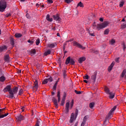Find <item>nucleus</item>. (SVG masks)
Listing matches in <instances>:
<instances>
[{
	"label": "nucleus",
	"mask_w": 126,
	"mask_h": 126,
	"mask_svg": "<svg viewBox=\"0 0 126 126\" xmlns=\"http://www.w3.org/2000/svg\"><path fill=\"white\" fill-rule=\"evenodd\" d=\"M39 124H40V122L37 121V122L36 123L35 126H39Z\"/></svg>",
	"instance_id": "13d9d810"
},
{
	"label": "nucleus",
	"mask_w": 126,
	"mask_h": 126,
	"mask_svg": "<svg viewBox=\"0 0 126 126\" xmlns=\"http://www.w3.org/2000/svg\"><path fill=\"white\" fill-rule=\"evenodd\" d=\"M77 116H78V109H76L75 117L77 118Z\"/></svg>",
	"instance_id": "49530a36"
},
{
	"label": "nucleus",
	"mask_w": 126,
	"mask_h": 126,
	"mask_svg": "<svg viewBox=\"0 0 126 126\" xmlns=\"http://www.w3.org/2000/svg\"><path fill=\"white\" fill-rule=\"evenodd\" d=\"M61 93L60 91H59L57 93V97H58V102H60L61 101V95H60Z\"/></svg>",
	"instance_id": "cd10ccee"
},
{
	"label": "nucleus",
	"mask_w": 126,
	"mask_h": 126,
	"mask_svg": "<svg viewBox=\"0 0 126 126\" xmlns=\"http://www.w3.org/2000/svg\"><path fill=\"white\" fill-rule=\"evenodd\" d=\"M23 94V90L21 89L19 92V95H22Z\"/></svg>",
	"instance_id": "a18cd8bd"
},
{
	"label": "nucleus",
	"mask_w": 126,
	"mask_h": 126,
	"mask_svg": "<svg viewBox=\"0 0 126 126\" xmlns=\"http://www.w3.org/2000/svg\"><path fill=\"white\" fill-rule=\"evenodd\" d=\"M90 36H93L94 37V36H95V35H94V33H90Z\"/></svg>",
	"instance_id": "e2e57ef3"
},
{
	"label": "nucleus",
	"mask_w": 126,
	"mask_h": 126,
	"mask_svg": "<svg viewBox=\"0 0 126 126\" xmlns=\"http://www.w3.org/2000/svg\"><path fill=\"white\" fill-rule=\"evenodd\" d=\"M61 106H63V105H64V101H61Z\"/></svg>",
	"instance_id": "680f3d73"
},
{
	"label": "nucleus",
	"mask_w": 126,
	"mask_h": 126,
	"mask_svg": "<svg viewBox=\"0 0 126 126\" xmlns=\"http://www.w3.org/2000/svg\"><path fill=\"white\" fill-rule=\"evenodd\" d=\"M36 54V50L35 49H32L31 51V55L32 56H34Z\"/></svg>",
	"instance_id": "c85d7f7f"
},
{
	"label": "nucleus",
	"mask_w": 126,
	"mask_h": 126,
	"mask_svg": "<svg viewBox=\"0 0 126 126\" xmlns=\"http://www.w3.org/2000/svg\"><path fill=\"white\" fill-rule=\"evenodd\" d=\"M86 124V122L83 121L81 125V126H85Z\"/></svg>",
	"instance_id": "603ef678"
},
{
	"label": "nucleus",
	"mask_w": 126,
	"mask_h": 126,
	"mask_svg": "<svg viewBox=\"0 0 126 126\" xmlns=\"http://www.w3.org/2000/svg\"><path fill=\"white\" fill-rule=\"evenodd\" d=\"M28 42L30 43V44H31V45H33V44H34V41H31V40H30V39H29L28 40Z\"/></svg>",
	"instance_id": "de8ad7c7"
},
{
	"label": "nucleus",
	"mask_w": 126,
	"mask_h": 126,
	"mask_svg": "<svg viewBox=\"0 0 126 126\" xmlns=\"http://www.w3.org/2000/svg\"><path fill=\"white\" fill-rule=\"evenodd\" d=\"M35 43H36V45H37V46H38V45H39V44H40V39H36Z\"/></svg>",
	"instance_id": "37998d69"
},
{
	"label": "nucleus",
	"mask_w": 126,
	"mask_h": 126,
	"mask_svg": "<svg viewBox=\"0 0 126 126\" xmlns=\"http://www.w3.org/2000/svg\"><path fill=\"white\" fill-rule=\"evenodd\" d=\"M99 21H100V22H103V21H104V19L103 18H100L99 19Z\"/></svg>",
	"instance_id": "052dcab7"
},
{
	"label": "nucleus",
	"mask_w": 126,
	"mask_h": 126,
	"mask_svg": "<svg viewBox=\"0 0 126 126\" xmlns=\"http://www.w3.org/2000/svg\"><path fill=\"white\" fill-rule=\"evenodd\" d=\"M46 20L48 21H50V22H52V21H53V18H50V15H47L46 16Z\"/></svg>",
	"instance_id": "5701e85b"
},
{
	"label": "nucleus",
	"mask_w": 126,
	"mask_h": 126,
	"mask_svg": "<svg viewBox=\"0 0 126 126\" xmlns=\"http://www.w3.org/2000/svg\"><path fill=\"white\" fill-rule=\"evenodd\" d=\"M74 92H75V93H76V94H81V93L82 92H80V91H76V90H75L74 91Z\"/></svg>",
	"instance_id": "c03bdc74"
},
{
	"label": "nucleus",
	"mask_w": 126,
	"mask_h": 126,
	"mask_svg": "<svg viewBox=\"0 0 126 126\" xmlns=\"http://www.w3.org/2000/svg\"><path fill=\"white\" fill-rule=\"evenodd\" d=\"M117 109V106H115L113 108H112L111 110L109 111V113L108 114L107 119L110 120L111 118H112L113 116V113L115 110Z\"/></svg>",
	"instance_id": "39448f33"
},
{
	"label": "nucleus",
	"mask_w": 126,
	"mask_h": 126,
	"mask_svg": "<svg viewBox=\"0 0 126 126\" xmlns=\"http://www.w3.org/2000/svg\"><path fill=\"white\" fill-rule=\"evenodd\" d=\"M119 3L120 7H123V6H124V4H125V1L124 0H122L120 1Z\"/></svg>",
	"instance_id": "b1692460"
},
{
	"label": "nucleus",
	"mask_w": 126,
	"mask_h": 126,
	"mask_svg": "<svg viewBox=\"0 0 126 126\" xmlns=\"http://www.w3.org/2000/svg\"><path fill=\"white\" fill-rule=\"evenodd\" d=\"M10 44L12 46H14V39L12 37H10Z\"/></svg>",
	"instance_id": "393cba45"
},
{
	"label": "nucleus",
	"mask_w": 126,
	"mask_h": 126,
	"mask_svg": "<svg viewBox=\"0 0 126 126\" xmlns=\"http://www.w3.org/2000/svg\"><path fill=\"white\" fill-rule=\"evenodd\" d=\"M84 82H85V83H88V81L85 80H84Z\"/></svg>",
	"instance_id": "69168bd1"
},
{
	"label": "nucleus",
	"mask_w": 126,
	"mask_h": 126,
	"mask_svg": "<svg viewBox=\"0 0 126 126\" xmlns=\"http://www.w3.org/2000/svg\"><path fill=\"white\" fill-rule=\"evenodd\" d=\"M66 3H70L72 1H73V0H64Z\"/></svg>",
	"instance_id": "ea45409f"
},
{
	"label": "nucleus",
	"mask_w": 126,
	"mask_h": 126,
	"mask_svg": "<svg viewBox=\"0 0 126 126\" xmlns=\"http://www.w3.org/2000/svg\"><path fill=\"white\" fill-rule=\"evenodd\" d=\"M11 15V14L10 13H7L5 15L6 17H9Z\"/></svg>",
	"instance_id": "864d4df0"
},
{
	"label": "nucleus",
	"mask_w": 126,
	"mask_h": 126,
	"mask_svg": "<svg viewBox=\"0 0 126 126\" xmlns=\"http://www.w3.org/2000/svg\"><path fill=\"white\" fill-rule=\"evenodd\" d=\"M9 94H7L6 97L7 98H10L11 99H13L14 98V93L13 92H10L9 93Z\"/></svg>",
	"instance_id": "ddd939ff"
},
{
	"label": "nucleus",
	"mask_w": 126,
	"mask_h": 126,
	"mask_svg": "<svg viewBox=\"0 0 126 126\" xmlns=\"http://www.w3.org/2000/svg\"><path fill=\"white\" fill-rule=\"evenodd\" d=\"M16 118L17 121H23L24 120V116L21 115H19L17 116Z\"/></svg>",
	"instance_id": "2eb2a0df"
},
{
	"label": "nucleus",
	"mask_w": 126,
	"mask_h": 126,
	"mask_svg": "<svg viewBox=\"0 0 126 126\" xmlns=\"http://www.w3.org/2000/svg\"><path fill=\"white\" fill-rule=\"evenodd\" d=\"M73 44V46H75V47H77L78 48H79V49H82V50H85V47L82 46L81 44L76 41H74Z\"/></svg>",
	"instance_id": "423d86ee"
},
{
	"label": "nucleus",
	"mask_w": 126,
	"mask_h": 126,
	"mask_svg": "<svg viewBox=\"0 0 126 126\" xmlns=\"http://www.w3.org/2000/svg\"><path fill=\"white\" fill-rule=\"evenodd\" d=\"M3 110H4V109H0V119H2L4 118V117H6L7 116H8V113L3 115V113H4L3 111Z\"/></svg>",
	"instance_id": "1a4fd4ad"
},
{
	"label": "nucleus",
	"mask_w": 126,
	"mask_h": 126,
	"mask_svg": "<svg viewBox=\"0 0 126 126\" xmlns=\"http://www.w3.org/2000/svg\"><path fill=\"white\" fill-rule=\"evenodd\" d=\"M108 94L109 95V97L110 99H114V98H115V93L110 92Z\"/></svg>",
	"instance_id": "f3484780"
},
{
	"label": "nucleus",
	"mask_w": 126,
	"mask_h": 126,
	"mask_svg": "<svg viewBox=\"0 0 126 126\" xmlns=\"http://www.w3.org/2000/svg\"><path fill=\"white\" fill-rule=\"evenodd\" d=\"M80 6V7H84V5L83 4L82 2L80 1L78 4L77 7Z\"/></svg>",
	"instance_id": "c756f323"
},
{
	"label": "nucleus",
	"mask_w": 126,
	"mask_h": 126,
	"mask_svg": "<svg viewBox=\"0 0 126 126\" xmlns=\"http://www.w3.org/2000/svg\"><path fill=\"white\" fill-rule=\"evenodd\" d=\"M109 24L108 22H104L102 24H98L97 25V29H103V28H106L108 25Z\"/></svg>",
	"instance_id": "20e7f679"
},
{
	"label": "nucleus",
	"mask_w": 126,
	"mask_h": 126,
	"mask_svg": "<svg viewBox=\"0 0 126 126\" xmlns=\"http://www.w3.org/2000/svg\"><path fill=\"white\" fill-rule=\"evenodd\" d=\"M73 44V46H75V47H77L78 48H79V49H82V50H85V47L82 46L81 44L76 41H74Z\"/></svg>",
	"instance_id": "0eeeda50"
},
{
	"label": "nucleus",
	"mask_w": 126,
	"mask_h": 126,
	"mask_svg": "<svg viewBox=\"0 0 126 126\" xmlns=\"http://www.w3.org/2000/svg\"><path fill=\"white\" fill-rule=\"evenodd\" d=\"M71 64V65H74L75 64V60L72 58H71L70 56L67 58L65 61V64Z\"/></svg>",
	"instance_id": "7ed1b4c3"
},
{
	"label": "nucleus",
	"mask_w": 126,
	"mask_h": 126,
	"mask_svg": "<svg viewBox=\"0 0 126 126\" xmlns=\"http://www.w3.org/2000/svg\"><path fill=\"white\" fill-rule=\"evenodd\" d=\"M53 17L56 21H61V18H60L58 15H53Z\"/></svg>",
	"instance_id": "dca6fc26"
},
{
	"label": "nucleus",
	"mask_w": 126,
	"mask_h": 126,
	"mask_svg": "<svg viewBox=\"0 0 126 126\" xmlns=\"http://www.w3.org/2000/svg\"><path fill=\"white\" fill-rule=\"evenodd\" d=\"M21 110L22 112H24V107H22Z\"/></svg>",
	"instance_id": "774afa93"
},
{
	"label": "nucleus",
	"mask_w": 126,
	"mask_h": 126,
	"mask_svg": "<svg viewBox=\"0 0 126 126\" xmlns=\"http://www.w3.org/2000/svg\"><path fill=\"white\" fill-rule=\"evenodd\" d=\"M53 89V90H57V85H54Z\"/></svg>",
	"instance_id": "4d7b16f0"
},
{
	"label": "nucleus",
	"mask_w": 126,
	"mask_h": 126,
	"mask_svg": "<svg viewBox=\"0 0 126 126\" xmlns=\"http://www.w3.org/2000/svg\"><path fill=\"white\" fill-rule=\"evenodd\" d=\"M74 103V100H73V99H72L71 102V104H70V108H71V109H72V107H73Z\"/></svg>",
	"instance_id": "a19ab883"
},
{
	"label": "nucleus",
	"mask_w": 126,
	"mask_h": 126,
	"mask_svg": "<svg viewBox=\"0 0 126 126\" xmlns=\"http://www.w3.org/2000/svg\"><path fill=\"white\" fill-rule=\"evenodd\" d=\"M47 83H48V80L47 79H45L42 82V84H47Z\"/></svg>",
	"instance_id": "79ce46f5"
},
{
	"label": "nucleus",
	"mask_w": 126,
	"mask_h": 126,
	"mask_svg": "<svg viewBox=\"0 0 126 126\" xmlns=\"http://www.w3.org/2000/svg\"><path fill=\"white\" fill-rule=\"evenodd\" d=\"M116 43V41L115 40V39H112L110 41V44L111 45H114V44H115Z\"/></svg>",
	"instance_id": "e433bc0d"
},
{
	"label": "nucleus",
	"mask_w": 126,
	"mask_h": 126,
	"mask_svg": "<svg viewBox=\"0 0 126 126\" xmlns=\"http://www.w3.org/2000/svg\"><path fill=\"white\" fill-rule=\"evenodd\" d=\"M62 102H64V101H65V96H63V98H62Z\"/></svg>",
	"instance_id": "6e6d98bb"
},
{
	"label": "nucleus",
	"mask_w": 126,
	"mask_h": 126,
	"mask_svg": "<svg viewBox=\"0 0 126 126\" xmlns=\"http://www.w3.org/2000/svg\"><path fill=\"white\" fill-rule=\"evenodd\" d=\"M34 85V86L32 87V89H34V88H35V89H38V80H35Z\"/></svg>",
	"instance_id": "a211bd4d"
},
{
	"label": "nucleus",
	"mask_w": 126,
	"mask_h": 126,
	"mask_svg": "<svg viewBox=\"0 0 126 126\" xmlns=\"http://www.w3.org/2000/svg\"><path fill=\"white\" fill-rule=\"evenodd\" d=\"M89 119V116L88 115H87L84 117L83 119V122H85V123H86L87 122V120Z\"/></svg>",
	"instance_id": "2f4dec72"
},
{
	"label": "nucleus",
	"mask_w": 126,
	"mask_h": 126,
	"mask_svg": "<svg viewBox=\"0 0 126 126\" xmlns=\"http://www.w3.org/2000/svg\"><path fill=\"white\" fill-rule=\"evenodd\" d=\"M63 78H64V79H65V78L66 77V70H63Z\"/></svg>",
	"instance_id": "4be33fe9"
},
{
	"label": "nucleus",
	"mask_w": 126,
	"mask_h": 126,
	"mask_svg": "<svg viewBox=\"0 0 126 126\" xmlns=\"http://www.w3.org/2000/svg\"><path fill=\"white\" fill-rule=\"evenodd\" d=\"M86 60V58L85 57H83L79 58L78 62L80 63H82L83 62H84Z\"/></svg>",
	"instance_id": "6ab92c4d"
},
{
	"label": "nucleus",
	"mask_w": 126,
	"mask_h": 126,
	"mask_svg": "<svg viewBox=\"0 0 126 126\" xmlns=\"http://www.w3.org/2000/svg\"><path fill=\"white\" fill-rule=\"evenodd\" d=\"M96 76H97V71H95L91 77L92 80H93L94 83H95V81H96Z\"/></svg>",
	"instance_id": "9b49d317"
},
{
	"label": "nucleus",
	"mask_w": 126,
	"mask_h": 126,
	"mask_svg": "<svg viewBox=\"0 0 126 126\" xmlns=\"http://www.w3.org/2000/svg\"><path fill=\"white\" fill-rule=\"evenodd\" d=\"M109 31L110 30H109V29L105 30L104 32V35H107V34H109Z\"/></svg>",
	"instance_id": "4c0bfd02"
},
{
	"label": "nucleus",
	"mask_w": 126,
	"mask_h": 126,
	"mask_svg": "<svg viewBox=\"0 0 126 126\" xmlns=\"http://www.w3.org/2000/svg\"><path fill=\"white\" fill-rule=\"evenodd\" d=\"M125 76L126 77V69L123 70V72L122 73L121 76H122V77H124V76H125Z\"/></svg>",
	"instance_id": "f704fd0d"
},
{
	"label": "nucleus",
	"mask_w": 126,
	"mask_h": 126,
	"mask_svg": "<svg viewBox=\"0 0 126 126\" xmlns=\"http://www.w3.org/2000/svg\"><path fill=\"white\" fill-rule=\"evenodd\" d=\"M27 18H28V19H30V18H31V17H30V16L29 15V14L27 13L26 15Z\"/></svg>",
	"instance_id": "8fccbe9b"
},
{
	"label": "nucleus",
	"mask_w": 126,
	"mask_h": 126,
	"mask_svg": "<svg viewBox=\"0 0 126 126\" xmlns=\"http://www.w3.org/2000/svg\"><path fill=\"white\" fill-rule=\"evenodd\" d=\"M7 50V47L5 45L0 46V53H2V52H5Z\"/></svg>",
	"instance_id": "4468645a"
},
{
	"label": "nucleus",
	"mask_w": 126,
	"mask_h": 126,
	"mask_svg": "<svg viewBox=\"0 0 126 126\" xmlns=\"http://www.w3.org/2000/svg\"><path fill=\"white\" fill-rule=\"evenodd\" d=\"M122 45L123 47V51H126V44L124 43H123Z\"/></svg>",
	"instance_id": "09e8293b"
},
{
	"label": "nucleus",
	"mask_w": 126,
	"mask_h": 126,
	"mask_svg": "<svg viewBox=\"0 0 126 126\" xmlns=\"http://www.w3.org/2000/svg\"><path fill=\"white\" fill-rule=\"evenodd\" d=\"M4 61L5 62H9V55H6L4 56Z\"/></svg>",
	"instance_id": "412c9836"
},
{
	"label": "nucleus",
	"mask_w": 126,
	"mask_h": 126,
	"mask_svg": "<svg viewBox=\"0 0 126 126\" xmlns=\"http://www.w3.org/2000/svg\"><path fill=\"white\" fill-rule=\"evenodd\" d=\"M5 81V77L2 76L0 77V82H4Z\"/></svg>",
	"instance_id": "7c9ffc66"
},
{
	"label": "nucleus",
	"mask_w": 126,
	"mask_h": 126,
	"mask_svg": "<svg viewBox=\"0 0 126 126\" xmlns=\"http://www.w3.org/2000/svg\"><path fill=\"white\" fill-rule=\"evenodd\" d=\"M78 124V122H77L75 124V125H74V126H77Z\"/></svg>",
	"instance_id": "338daca9"
},
{
	"label": "nucleus",
	"mask_w": 126,
	"mask_h": 126,
	"mask_svg": "<svg viewBox=\"0 0 126 126\" xmlns=\"http://www.w3.org/2000/svg\"><path fill=\"white\" fill-rule=\"evenodd\" d=\"M69 112V102H67L65 104V109L64 110V113L66 115L68 114Z\"/></svg>",
	"instance_id": "6e6552de"
},
{
	"label": "nucleus",
	"mask_w": 126,
	"mask_h": 126,
	"mask_svg": "<svg viewBox=\"0 0 126 126\" xmlns=\"http://www.w3.org/2000/svg\"><path fill=\"white\" fill-rule=\"evenodd\" d=\"M7 4L6 1L4 0H1L0 1V12H3L6 8Z\"/></svg>",
	"instance_id": "f03ea898"
},
{
	"label": "nucleus",
	"mask_w": 126,
	"mask_h": 126,
	"mask_svg": "<svg viewBox=\"0 0 126 126\" xmlns=\"http://www.w3.org/2000/svg\"><path fill=\"white\" fill-rule=\"evenodd\" d=\"M49 48H55L56 45L54 43L50 44L48 45Z\"/></svg>",
	"instance_id": "c9c22d12"
},
{
	"label": "nucleus",
	"mask_w": 126,
	"mask_h": 126,
	"mask_svg": "<svg viewBox=\"0 0 126 126\" xmlns=\"http://www.w3.org/2000/svg\"><path fill=\"white\" fill-rule=\"evenodd\" d=\"M47 80L48 82H52L53 81V78L52 77H50L49 78L46 79Z\"/></svg>",
	"instance_id": "58836bf2"
},
{
	"label": "nucleus",
	"mask_w": 126,
	"mask_h": 126,
	"mask_svg": "<svg viewBox=\"0 0 126 126\" xmlns=\"http://www.w3.org/2000/svg\"><path fill=\"white\" fill-rule=\"evenodd\" d=\"M114 65H115V63L112 62L111 65L108 67V71H111V70H112V69L114 67Z\"/></svg>",
	"instance_id": "aec40b11"
},
{
	"label": "nucleus",
	"mask_w": 126,
	"mask_h": 126,
	"mask_svg": "<svg viewBox=\"0 0 126 126\" xmlns=\"http://www.w3.org/2000/svg\"><path fill=\"white\" fill-rule=\"evenodd\" d=\"M123 27L124 28H126V24H124Z\"/></svg>",
	"instance_id": "0e129e2a"
},
{
	"label": "nucleus",
	"mask_w": 126,
	"mask_h": 126,
	"mask_svg": "<svg viewBox=\"0 0 126 126\" xmlns=\"http://www.w3.org/2000/svg\"><path fill=\"white\" fill-rule=\"evenodd\" d=\"M52 101L54 102V104L56 108H59V106L58 104V100L57 99V98H56L55 97H53Z\"/></svg>",
	"instance_id": "f8f14e48"
},
{
	"label": "nucleus",
	"mask_w": 126,
	"mask_h": 126,
	"mask_svg": "<svg viewBox=\"0 0 126 126\" xmlns=\"http://www.w3.org/2000/svg\"><path fill=\"white\" fill-rule=\"evenodd\" d=\"M119 60H120V58H116V59H115V62H116V63H119Z\"/></svg>",
	"instance_id": "bf43d9fd"
},
{
	"label": "nucleus",
	"mask_w": 126,
	"mask_h": 126,
	"mask_svg": "<svg viewBox=\"0 0 126 126\" xmlns=\"http://www.w3.org/2000/svg\"><path fill=\"white\" fill-rule=\"evenodd\" d=\"M95 105V103L92 102L90 103L89 104V107L91 109H93V108L94 107V106Z\"/></svg>",
	"instance_id": "a878e982"
},
{
	"label": "nucleus",
	"mask_w": 126,
	"mask_h": 126,
	"mask_svg": "<svg viewBox=\"0 0 126 126\" xmlns=\"http://www.w3.org/2000/svg\"><path fill=\"white\" fill-rule=\"evenodd\" d=\"M47 2H48V3H53V2H54V1H53V0H47Z\"/></svg>",
	"instance_id": "3c124183"
},
{
	"label": "nucleus",
	"mask_w": 126,
	"mask_h": 126,
	"mask_svg": "<svg viewBox=\"0 0 126 126\" xmlns=\"http://www.w3.org/2000/svg\"><path fill=\"white\" fill-rule=\"evenodd\" d=\"M44 56H48V55H51V50H48L44 53Z\"/></svg>",
	"instance_id": "473e14b6"
},
{
	"label": "nucleus",
	"mask_w": 126,
	"mask_h": 126,
	"mask_svg": "<svg viewBox=\"0 0 126 126\" xmlns=\"http://www.w3.org/2000/svg\"><path fill=\"white\" fill-rule=\"evenodd\" d=\"M75 114L74 113H71L70 119L69 120L70 124H72V123L74 122V120H76V117H75Z\"/></svg>",
	"instance_id": "9d476101"
},
{
	"label": "nucleus",
	"mask_w": 126,
	"mask_h": 126,
	"mask_svg": "<svg viewBox=\"0 0 126 126\" xmlns=\"http://www.w3.org/2000/svg\"><path fill=\"white\" fill-rule=\"evenodd\" d=\"M84 79H89V76L88 75H87L86 76L84 77Z\"/></svg>",
	"instance_id": "5fc2aeb1"
},
{
	"label": "nucleus",
	"mask_w": 126,
	"mask_h": 126,
	"mask_svg": "<svg viewBox=\"0 0 126 126\" xmlns=\"http://www.w3.org/2000/svg\"><path fill=\"white\" fill-rule=\"evenodd\" d=\"M15 37H16V38H20V37H22V34L19 33H16L15 34Z\"/></svg>",
	"instance_id": "bb28decb"
},
{
	"label": "nucleus",
	"mask_w": 126,
	"mask_h": 126,
	"mask_svg": "<svg viewBox=\"0 0 126 126\" xmlns=\"http://www.w3.org/2000/svg\"><path fill=\"white\" fill-rule=\"evenodd\" d=\"M104 90H105L106 94H110L111 93V92H110V90L107 87H106L105 88Z\"/></svg>",
	"instance_id": "72a5a7b5"
},
{
	"label": "nucleus",
	"mask_w": 126,
	"mask_h": 126,
	"mask_svg": "<svg viewBox=\"0 0 126 126\" xmlns=\"http://www.w3.org/2000/svg\"><path fill=\"white\" fill-rule=\"evenodd\" d=\"M4 93L7 92H14V94H16L18 91V87H14L11 89V86L10 85L7 86L3 90Z\"/></svg>",
	"instance_id": "f257e3e1"
}]
</instances>
